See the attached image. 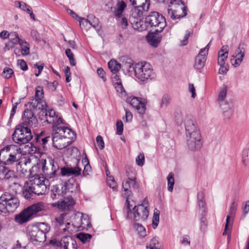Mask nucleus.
I'll use <instances>...</instances> for the list:
<instances>
[{"label":"nucleus","instance_id":"56","mask_svg":"<svg viewBox=\"0 0 249 249\" xmlns=\"http://www.w3.org/2000/svg\"><path fill=\"white\" fill-rule=\"evenodd\" d=\"M77 20L79 22L80 26H87L88 25L91 24V22L88 19H85L84 18L80 17Z\"/></svg>","mask_w":249,"mask_h":249},{"label":"nucleus","instance_id":"59","mask_svg":"<svg viewBox=\"0 0 249 249\" xmlns=\"http://www.w3.org/2000/svg\"><path fill=\"white\" fill-rule=\"evenodd\" d=\"M63 232L64 233L68 231L69 233H71L72 232L75 231V229L72 228V226L71 225L70 223L67 222L65 225V227L62 229Z\"/></svg>","mask_w":249,"mask_h":249},{"label":"nucleus","instance_id":"5","mask_svg":"<svg viewBox=\"0 0 249 249\" xmlns=\"http://www.w3.org/2000/svg\"><path fill=\"white\" fill-rule=\"evenodd\" d=\"M31 188L35 192V195L45 194L49 190L50 183L43 177L36 175L30 177L27 181Z\"/></svg>","mask_w":249,"mask_h":249},{"label":"nucleus","instance_id":"63","mask_svg":"<svg viewBox=\"0 0 249 249\" xmlns=\"http://www.w3.org/2000/svg\"><path fill=\"white\" fill-rule=\"evenodd\" d=\"M219 66L220 67L219 69V73L222 74H226L229 70L228 65L226 64Z\"/></svg>","mask_w":249,"mask_h":249},{"label":"nucleus","instance_id":"1","mask_svg":"<svg viewBox=\"0 0 249 249\" xmlns=\"http://www.w3.org/2000/svg\"><path fill=\"white\" fill-rule=\"evenodd\" d=\"M126 202L127 205L124 211L127 213V218H133L135 221H144L149 215V208L147 201L145 199L144 203L133 207L130 204L128 199Z\"/></svg>","mask_w":249,"mask_h":249},{"label":"nucleus","instance_id":"48","mask_svg":"<svg viewBox=\"0 0 249 249\" xmlns=\"http://www.w3.org/2000/svg\"><path fill=\"white\" fill-rule=\"evenodd\" d=\"M145 158L143 153H141L136 158V162L138 165L142 166L144 163Z\"/></svg>","mask_w":249,"mask_h":249},{"label":"nucleus","instance_id":"54","mask_svg":"<svg viewBox=\"0 0 249 249\" xmlns=\"http://www.w3.org/2000/svg\"><path fill=\"white\" fill-rule=\"evenodd\" d=\"M119 82H116L114 84V88L118 92L123 93L124 92V89L123 88L122 81H119Z\"/></svg>","mask_w":249,"mask_h":249},{"label":"nucleus","instance_id":"40","mask_svg":"<svg viewBox=\"0 0 249 249\" xmlns=\"http://www.w3.org/2000/svg\"><path fill=\"white\" fill-rule=\"evenodd\" d=\"M160 247L158 238L154 237L151 240L149 246H147V249H160Z\"/></svg>","mask_w":249,"mask_h":249},{"label":"nucleus","instance_id":"14","mask_svg":"<svg viewBox=\"0 0 249 249\" xmlns=\"http://www.w3.org/2000/svg\"><path fill=\"white\" fill-rule=\"evenodd\" d=\"M71 226L75 231H81L85 229L89 224V219L83 213L77 212L72 219Z\"/></svg>","mask_w":249,"mask_h":249},{"label":"nucleus","instance_id":"17","mask_svg":"<svg viewBox=\"0 0 249 249\" xmlns=\"http://www.w3.org/2000/svg\"><path fill=\"white\" fill-rule=\"evenodd\" d=\"M127 101L129 103L131 106H132V107L137 111L142 118L143 115L144 114L146 109V100L145 99L134 97L132 98L128 99Z\"/></svg>","mask_w":249,"mask_h":249},{"label":"nucleus","instance_id":"47","mask_svg":"<svg viewBox=\"0 0 249 249\" xmlns=\"http://www.w3.org/2000/svg\"><path fill=\"white\" fill-rule=\"evenodd\" d=\"M170 101V97L169 95L165 94L164 95L161 99V103H160V107H166L169 104Z\"/></svg>","mask_w":249,"mask_h":249},{"label":"nucleus","instance_id":"9","mask_svg":"<svg viewBox=\"0 0 249 249\" xmlns=\"http://www.w3.org/2000/svg\"><path fill=\"white\" fill-rule=\"evenodd\" d=\"M227 89L226 86H223L220 89L217 98V102L223 110L226 117L229 118L233 110V104L232 101H225L227 95Z\"/></svg>","mask_w":249,"mask_h":249},{"label":"nucleus","instance_id":"7","mask_svg":"<svg viewBox=\"0 0 249 249\" xmlns=\"http://www.w3.org/2000/svg\"><path fill=\"white\" fill-rule=\"evenodd\" d=\"M168 14L172 19H179L187 15L186 7L181 0H171Z\"/></svg>","mask_w":249,"mask_h":249},{"label":"nucleus","instance_id":"32","mask_svg":"<svg viewBox=\"0 0 249 249\" xmlns=\"http://www.w3.org/2000/svg\"><path fill=\"white\" fill-rule=\"evenodd\" d=\"M34 195H35V192L31 188V186L27 181L25 184L23 190V195L25 198L27 199L31 198Z\"/></svg>","mask_w":249,"mask_h":249},{"label":"nucleus","instance_id":"44","mask_svg":"<svg viewBox=\"0 0 249 249\" xmlns=\"http://www.w3.org/2000/svg\"><path fill=\"white\" fill-rule=\"evenodd\" d=\"M77 237L83 242L86 243L91 238V235L89 234L80 233L77 235Z\"/></svg>","mask_w":249,"mask_h":249},{"label":"nucleus","instance_id":"38","mask_svg":"<svg viewBox=\"0 0 249 249\" xmlns=\"http://www.w3.org/2000/svg\"><path fill=\"white\" fill-rule=\"evenodd\" d=\"M231 57V63L235 67L239 66L242 63L244 58V57H240V55H237L235 54H233Z\"/></svg>","mask_w":249,"mask_h":249},{"label":"nucleus","instance_id":"8","mask_svg":"<svg viewBox=\"0 0 249 249\" xmlns=\"http://www.w3.org/2000/svg\"><path fill=\"white\" fill-rule=\"evenodd\" d=\"M147 26L155 28L156 32H161L166 26L165 18L157 12H152L149 14L145 19Z\"/></svg>","mask_w":249,"mask_h":249},{"label":"nucleus","instance_id":"57","mask_svg":"<svg viewBox=\"0 0 249 249\" xmlns=\"http://www.w3.org/2000/svg\"><path fill=\"white\" fill-rule=\"evenodd\" d=\"M13 73V71L9 68H6L3 71V76L6 78H10Z\"/></svg>","mask_w":249,"mask_h":249},{"label":"nucleus","instance_id":"42","mask_svg":"<svg viewBox=\"0 0 249 249\" xmlns=\"http://www.w3.org/2000/svg\"><path fill=\"white\" fill-rule=\"evenodd\" d=\"M167 179L168 181V190L169 192H172L175 183L174 174L172 173H170L168 175Z\"/></svg>","mask_w":249,"mask_h":249},{"label":"nucleus","instance_id":"31","mask_svg":"<svg viewBox=\"0 0 249 249\" xmlns=\"http://www.w3.org/2000/svg\"><path fill=\"white\" fill-rule=\"evenodd\" d=\"M14 176L13 172L4 166H0V179H8Z\"/></svg>","mask_w":249,"mask_h":249},{"label":"nucleus","instance_id":"26","mask_svg":"<svg viewBox=\"0 0 249 249\" xmlns=\"http://www.w3.org/2000/svg\"><path fill=\"white\" fill-rule=\"evenodd\" d=\"M136 178H129L125 183H123V188L124 191L126 192L127 194L129 192H131L132 190H137L139 188V184L136 180Z\"/></svg>","mask_w":249,"mask_h":249},{"label":"nucleus","instance_id":"3","mask_svg":"<svg viewBox=\"0 0 249 249\" xmlns=\"http://www.w3.org/2000/svg\"><path fill=\"white\" fill-rule=\"evenodd\" d=\"M40 164L44 178L49 181L50 183L54 182L58 178V172L59 167L58 163L53 160L50 159L48 163L45 160H41Z\"/></svg>","mask_w":249,"mask_h":249},{"label":"nucleus","instance_id":"19","mask_svg":"<svg viewBox=\"0 0 249 249\" xmlns=\"http://www.w3.org/2000/svg\"><path fill=\"white\" fill-rule=\"evenodd\" d=\"M210 43L205 48H202L196 56L194 65L195 69L200 70L204 66L206 60V56L208 53Z\"/></svg>","mask_w":249,"mask_h":249},{"label":"nucleus","instance_id":"41","mask_svg":"<svg viewBox=\"0 0 249 249\" xmlns=\"http://www.w3.org/2000/svg\"><path fill=\"white\" fill-rule=\"evenodd\" d=\"M160 211L155 209L154 211V214L152 219V226L154 229H156L159 222V218H160Z\"/></svg>","mask_w":249,"mask_h":249},{"label":"nucleus","instance_id":"36","mask_svg":"<svg viewBox=\"0 0 249 249\" xmlns=\"http://www.w3.org/2000/svg\"><path fill=\"white\" fill-rule=\"evenodd\" d=\"M246 45L244 43H241L239 44L238 48L235 51V54L240 55V57H244L246 53Z\"/></svg>","mask_w":249,"mask_h":249},{"label":"nucleus","instance_id":"53","mask_svg":"<svg viewBox=\"0 0 249 249\" xmlns=\"http://www.w3.org/2000/svg\"><path fill=\"white\" fill-rule=\"evenodd\" d=\"M31 36L36 41L39 42L41 41V38L40 37L39 34L36 30H32L31 31Z\"/></svg>","mask_w":249,"mask_h":249},{"label":"nucleus","instance_id":"33","mask_svg":"<svg viewBox=\"0 0 249 249\" xmlns=\"http://www.w3.org/2000/svg\"><path fill=\"white\" fill-rule=\"evenodd\" d=\"M122 68L126 71H130L133 65V61L130 58L123 56L121 58Z\"/></svg>","mask_w":249,"mask_h":249},{"label":"nucleus","instance_id":"39","mask_svg":"<svg viewBox=\"0 0 249 249\" xmlns=\"http://www.w3.org/2000/svg\"><path fill=\"white\" fill-rule=\"evenodd\" d=\"M134 226L136 231L140 236L143 237L146 235V230L142 224L135 223Z\"/></svg>","mask_w":249,"mask_h":249},{"label":"nucleus","instance_id":"21","mask_svg":"<svg viewBox=\"0 0 249 249\" xmlns=\"http://www.w3.org/2000/svg\"><path fill=\"white\" fill-rule=\"evenodd\" d=\"M29 234L33 242H43L45 240L46 235L39 231L37 227H33L29 230Z\"/></svg>","mask_w":249,"mask_h":249},{"label":"nucleus","instance_id":"23","mask_svg":"<svg viewBox=\"0 0 249 249\" xmlns=\"http://www.w3.org/2000/svg\"><path fill=\"white\" fill-rule=\"evenodd\" d=\"M9 39L10 43L6 44L4 48L5 51H7L10 49V48H13L14 46L19 44L20 45H22V43H25V40L19 38L18 34L16 32H11L9 35Z\"/></svg>","mask_w":249,"mask_h":249},{"label":"nucleus","instance_id":"18","mask_svg":"<svg viewBox=\"0 0 249 249\" xmlns=\"http://www.w3.org/2000/svg\"><path fill=\"white\" fill-rule=\"evenodd\" d=\"M60 135H58L57 134L55 136H52V140L53 146L57 149H62L70 145L75 139H71V137H69V136L67 137L66 136L59 137Z\"/></svg>","mask_w":249,"mask_h":249},{"label":"nucleus","instance_id":"43","mask_svg":"<svg viewBox=\"0 0 249 249\" xmlns=\"http://www.w3.org/2000/svg\"><path fill=\"white\" fill-rule=\"evenodd\" d=\"M21 47V53L22 55H27L30 53L29 44L25 40V43H22Z\"/></svg>","mask_w":249,"mask_h":249},{"label":"nucleus","instance_id":"37","mask_svg":"<svg viewBox=\"0 0 249 249\" xmlns=\"http://www.w3.org/2000/svg\"><path fill=\"white\" fill-rule=\"evenodd\" d=\"M146 24H147L145 23V22L144 23L142 21H137L136 22L132 23L133 28L135 30H137L139 31H142L146 30L147 26Z\"/></svg>","mask_w":249,"mask_h":249},{"label":"nucleus","instance_id":"28","mask_svg":"<svg viewBox=\"0 0 249 249\" xmlns=\"http://www.w3.org/2000/svg\"><path fill=\"white\" fill-rule=\"evenodd\" d=\"M229 53V46L224 45L218 52L217 63L219 65L226 64L225 61L227 59Z\"/></svg>","mask_w":249,"mask_h":249},{"label":"nucleus","instance_id":"64","mask_svg":"<svg viewBox=\"0 0 249 249\" xmlns=\"http://www.w3.org/2000/svg\"><path fill=\"white\" fill-rule=\"evenodd\" d=\"M98 75L105 82L107 80L105 76V71L102 68H99L97 70Z\"/></svg>","mask_w":249,"mask_h":249},{"label":"nucleus","instance_id":"34","mask_svg":"<svg viewBox=\"0 0 249 249\" xmlns=\"http://www.w3.org/2000/svg\"><path fill=\"white\" fill-rule=\"evenodd\" d=\"M108 67L110 71L113 73H117L121 67V64L118 63L115 60H111L108 63Z\"/></svg>","mask_w":249,"mask_h":249},{"label":"nucleus","instance_id":"58","mask_svg":"<svg viewBox=\"0 0 249 249\" xmlns=\"http://www.w3.org/2000/svg\"><path fill=\"white\" fill-rule=\"evenodd\" d=\"M60 173L62 176H71V167H64L62 168Z\"/></svg>","mask_w":249,"mask_h":249},{"label":"nucleus","instance_id":"4","mask_svg":"<svg viewBox=\"0 0 249 249\" xmlns=\"http://www.w3.org/2000/svg\"><path fill=\"white\" fill-rule=\"evenodd\" d=\"M45 206L43 202H38L31 205L15 216V221L19 224H22L29 221L33 215L37 213L44 211Z\"/></svg>","mask_w":249,"mask_h":249},{"label":"nucleus","instance_id":"30","mask_svg":"<svg viewBox=\"0 0 249 249\" xmlns=\"http://www.w3.org/2000/svg\"><path fill=\"white\" fill-rule=\"evenodd\" d=\"M30 107L31 109H41L43 112V110L46 109L47 106L42 99L35 98L33 99L30 102Z\"/></svg>","mask_w":249,"mask_h":249},{"label":"nucleus","instance_id":"13","mask_svg":"<svg viewBox=\"0 0 249 249\" xmlns=\"http://www.w3.org/2000/svg\"><path fill=\"white\" fill-rule=\"evenodd\" d=\"M13 192L12 194L9 192H5L2 195L4 196V199L6 202L7 207L9 212H14L18 207L19 202L18 198L16 196L17 193L16 189H12Z\"/></svg>","mask_w":249,"mask_h":249},{"label":"nucleus","instance_id":"51","mask_svg":"<svg viewBox=\"0 0 249 249\" xmlns=\"http://www.w3.org/2000/svg\"><path fill=\"white\" fill-rule=\"evenodd\" d=\"M82 170L78 166H76L74 168L71 167V176H74L77 177L81 175Z\"/></svg>","mask_w":249,"mask_h":249},{"label":"nucleus","instance_id":"10","mask_svg":"<svg viewBox=\"0 0 249 249\" xmlns=\"http://www.w3.org/2000/svg\"><path fill=\"white\" fill-rule=\"evenodd\" d=\"M52 136H55L57 134L60 135L59 137H71V139H75L76 134L72 130L63 125V121L62 119H59L54 125H53Z\"/></svg>","mask_w":249,"mask_h":249},{"label":"nucleus","instance_id":"22","mask_svg":"<svg viewBox=\"0 0 249 249\" xmlns=\"http://www.w3.org/2000/svg\"><path fill=\"white\" fill-rule=\"evenodd\" d=\"M237 205L235 202V201H233L231 204L229 214L227 215L226 218V223L225 227V230L223 233V235H225L227 234V230H228L229 227L231 226L232 221V220L230 221V218H232L235 214L237 210Z\"/></svg>","mask_w":249,"mask_h":249},{"label":"nucleus","instance_id":"15","mask_svg":"<svg viewBox=\"0 0 249 249\" xmlns=\"http://www.w3.org/2000/svg\"><path fill=\"white\" fill-rule=\"evenodd\" d=\"M184 124L186 136L195 134V133H200L196 120L193 116H186L184 120Z\"/></svg>","mask_w":249,"mask_h":249},{"label":"nucleus","instance_id":"27","mask_svg":"<svg viewBox=\"0 0 249 249\" xmlns=\"http://www.w3.org/2000/svg\"><path fill=\"white\" fill-rule=\"evenodd\" d=\"M150 5V1L141 2L138 6L135 5L133 13L135 14L138 17L141 18L144 12L148 11Z\"/></svg>","mask_w":249,"mask_h":249},{"label":"nucleus","instance_id":"62","mask_svg":"<svg viewBox=\"0 0 249 249\" xmlns=\"http://www.w3.org/2000/svg\"><path fill=\"white\" fill-rule=\"evenodd\" d=\"M66 215L65 213H62L55 218V220L57 224L62 226L64 224V217Z\"/></svg>","mask_w":249,"mask_h":249},{"label":"nucleus","instance_id":"46","mask_svg":"<svg viewBox=\"0 0 249 249\" xmlns=\"http://www.w3.org/2000/svg\"><path fill=\"white\" fill-rule=\"evenodd\" d=\"M107 183L108 185L113 189L115 190L117 187V184L114 178L111 176H108L107 178Z\"/></svg>","mask_w":249,"mask_h":249},{"label":"nucleus","instance_id":"16","mask_svg":"<svg viewBox=\"0 0 249 249\" xmlns=\"http://www.w3.org/2000/svg\"><path fill=\"white\" fill-rule=\"evenodd\" d=\"M186 139L187 146L190 150L197 151L200 149L202 145L200 133L186 136Z\"/></svg>","mask_w":249,"mask_h":249},{"label":"nucleus","instance_id":"52","mask_svg":"<svg viewBox=\"0 0 249 249\" xmlns=\"http://www.w3.org/2000/svg\"><path fill=\"white\" fill-rule=\"evenodd\" d=\"M193 31H187L185 33V35L184 36L183 39L181 40V45L185 46L188 42V38L189 36L193 34Z\"/></svg>","mask_w":249,"mask_h":249},{"label":"nucleus","instance_id":"45","mask_svg":"<svg viewBox=\"0 0 249 249\" xmlns=\"http://www.w3.org/2000/svg\"><path fill=\"white\" fill-rule=\"evenodd\" d=\"M37 227L39 231H41L45 235H46V233L48 232L50 230V227L44 223H40Z\"/></svg>","mask_w":249,"mask_h":249},{"label":"nucleus","instance_id":"2","mask_svg":"<svg viewBox=\"0 0 249 249\" xmlns=\"http://www.w3.org/2000/svg\"><path fill=\"white\" fill-rule=\"evenodd\" d=\"M132 68L135 76L141 84L147 83L154 79L156 76L151 65L146 62L135 64Z\"/></svg>","mask_w":249,"mask_h":249},{"label":"nucleus","instance_id":"24","mask_svg":"<svg viewBox=\"0 0 249 249\" xmlns=\"http://www.w3.org/2000/svg\"><path fill=\"white\" fill-rule=\"evenodd\" d=\"M74 201L71 196L64 197L63 201L57 203L58 208L62 211L70 210L73 208Z\"/></svg>","mask_w":249,"mask_h":249},{"label":"nucleus","instance_id":"12","mask_svg":"<svg viewBox=\"0 0 249 249\" xmlns=\"http://www.w3.org/2000/svg\"><path fill=\"white\" fill-rule=\"evenodd\" d=\"M50 244L63 249H77V248L76 241L70 236L63 237L60 241L51 240Z\"/></svg>","mask_w":249,"mask_h":249},{"label":"nucleus","instance_id":"50","mask_svg":"<svg viewBox=\"0 0 249 249\" xmlns=\"http://www.w3.org/2000/svg\"><path fill=\"white\" fill-rule=\"evenodd\" d=\"M44 92L43 88L40 86H38L36 89V98L42 99L43 97Z\"/></svg>","mask_w":249,"mask_h":249},{"label":"nucleus","instance_id":"55","mask_svg":"<svg viewBox=\"0 0 249 249\" xmlns=\"http://www.w3.org/2000/svg\"><path fill=\"white\" fill-rule=\"evenodd\" d=\"M117 132L118 135H121L124 130L123 123L121 120H119L116 123Z\"/></svg>","mask_w":249,"mask_h":249},{"label":"nucleus","instance_id":"11","mask_svg":"<svg viewBox=\"0 0 249 249\" xmlns=\"http://www.w3.org/2000/svg\"><path fill=\"white\" fill-rule=\"evenodd\" d=\"M11 145H7L0 150V160L6 165H9L18 161L17 154L10 152Z\"/></svg>","mask_w":249,"mask_h":249},{"label":"nucleus","instance_id":"49","mask_svg":"<svg viewBox=\"0 0 249 249\" xmlns=\"http://www.w3.org/2000/svg\"><path fill=\"white\" fill-rule=\"evenodd\" d=\"M61 190L58 188L54 187L52 190L51 193V197L53 199H59L60 195Z\"/></svg>","mask_w":249,"mask_h":249},{"label":"nucleus","instance_id":"25","mask_svg":"<svg viewBox=\"0 0 249 249\" xmlns=\"http://www.w3.org/2000/svg\"><path fill=\"white\" fill-rule=\"evenodd\" d=\"M160 32L155 31V32H151L148 34L146 38L147 42L150 45L155 47L158 46L161 39V36L159 34Z\"/></svg>","mask_w":249,"mask_h":249},{"label":"nucleus","instance_id":"61","mask_svg":"<svg viewBox=\"0 0 249 249\" xmlns=\"http://www.w3.org/2000/svg\"><path fill=\"white\" fill-rule=\"evenodd\" d=\"M119 22L123 28H125L128 25V20L126 18L124 17H120Z\"/></svg>","mask_w":249,"mask_h":249},{"label":"nucleus","instance_id":"60","mask_svg":"<svg viewBox=\"0 0 249 249\" xmlns=\"http://www.w3.org/2000/svg\"><path fill=\"white\" fill-rule=\"evenodd\" d=\"M96 142L99 148L103 149L104 148V142L101 136L99 135L96 137Z\"/></svg>","mask_w":249,"mask_h":249},{"label":"nucleus","instance_id":"6","mask_svg":"<svg viewBox=\"0 0 249 249\" xmlns=\"http://www.w3.org/2000/svg\"><path fill=\"white\" fill-rule=\"evenodd\" d=\"M32 138L31 129L23 124L18 125L12 135L13 141L20 145L27 143Z\"/></svg>","mask_w":249,"mask_h":249},{"label":"nucleus","instance_id":"35","mask_svg":"<svg viewBox=\"0 0 249 249\" xmlns=\"http://www.w3.org/2000/svg\"><path fill=\"white\" fill-rule=\"evenodd\" d=\"M5 196L2 195L0 197V214H6L9 213L8 208L7 207L6 202L5 201L4 197Z\"/></svg>","mask_w":249,"mask_h":249},{"label":"nucleus","instance_id":"20","mask_svg":"<svg viewBox=\"0 0 249 249\" xmlns=\"http://www.w3.org/2000/svg\"><path fill=\"white\" fill-rule=\"evenodd\" d=\"M37 120L33 112L29 109H26L22 117V122L20 124L25 126L36 127Z\"/></svg>","mask_w":249,"mask_h":249},{"label":"nucleus","instance_id":"29","mask_svg":"<svg viewBox=\"0 0 249 249\" xmlns=\"http://www.w3.org/2000/svg\"><path fill=\"white\" fill-rule=\"evenodd\" d=\"M45 113L46 121L48 124H52L53 125H54V124L58 121L59 119H62V118L58 117L56 115L55 111L53 109H49L47 111L46 109L44 110Z\"/></svg>","mask_w":249,"mask_h":249}]
</instances>
